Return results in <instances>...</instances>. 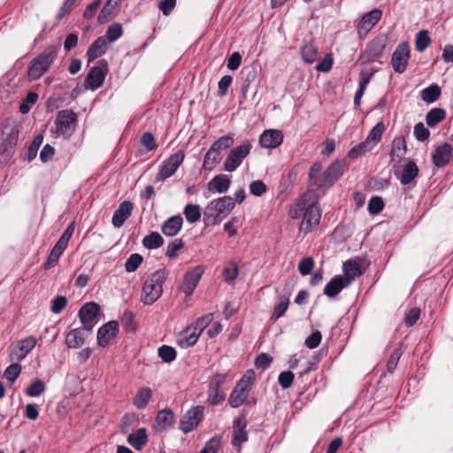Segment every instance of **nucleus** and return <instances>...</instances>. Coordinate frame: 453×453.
Wrapping results in <instances>:
<instances>
[{"instance_id":"obj_11","label":"nucleus","mask_w":453,"mask_h":453,"mask_svg":"<svg viewBox=\"0 0 453 453\" xmlns=\"http://www.w3.org/2000/svg\"><path fill=\"white\" fill-rule=\"evenodd\" d=\"M204 408L197 405L188 410L180 418L179 428L184 433L188 434L193 431L203 418Z\"/></svg>"},{"instance_id":"obj_54","label":"nucleus","mask_w":453,"mask_h":453,"mask_svg":"<svg viewBox=\"0 0 453 453\" xmlns=\"http://www.w3.org/2000/svg\"><path fill=\"white\" fill-rule=\"evenodd\" d=\"M45 391V384L41 380H35L27 388V395L31 397H37Z\"/></svg>"},{"instance_id":"obj_39","label":"nucleus","mask_w":453,"mask_h":453,"mask_svg":"<svg viewBox=\"0 0 453 453\" xmlns=\"http://www.w3.org/2000/svg\"><path fill=\"white\" fill-rule=\"evenodd\" d=\"M441 94V88L437 84H432L421 91V98L424 102L432 104L438 100Z\"/></svg>"},{"instance_id":"obj_47","label":"nucleus","mask_w":453,"mask_h":453,"mask_svg":"<svg viewBox=\"0 0 453 453\" xmlns=\"http://www.w3.org/2000/svg\"><path fill=\"white\" fill-rule=\"evenodd\" d=\"M302 57L306 63H314L318 57V48L312 43L305 44L302 48Z\"/></svg>"},{"instance_id":"obj_60","label":"nucleus","mask_w":453,"mask_h":453,"mask_svg":"<svg viewBox=\"0 0 453 453\" xmlns=\"http://www.w3.org/2000/svg\"><path fill=\"white\" fill-rule=\"evenodd\" d=\"M414 136L419 142L427 140L430 136V131L419 122L414 126Z\"/></svg>"},{"instance_id":"obj_4","label":"nucleus","mask_w":453,"mask_h":453,"mask_svg":"<svg viewBox=\"0 0 453 453\" xmlns=\"http://www.w3.org/2000/svg\"><path fill=\"white\" fill-rule=\"evenodd\" d=\"M332 186L333 184L328 183L326 173H322L321 163L315 162L310 168L308 190L303 196L305 197L316 196V199H319Z\"/></svg>"},{"instance_id":"obj_22","label":"nucleus","mask_w":453,"mask_h":453,"mask_svg":"<svg viewBox=\"0 0 453 453\" xmlns=\"http://www.w3.org/2000/svg\"><path fill=\"white\" fill-rule=\"evenodd\" d=\"M133 209L134 205L130 201L122 202L113 213L112 225L118 228L122 226L125 221L131 216Z\"/></svg>"},{"instance_id":"obj_35","label":"nucleus","mask_w":453,"mask_h":453,"mask_svg":"<svg viewBox=\"0 0 453 453\" xmlns=\"http://www.w3.org/2000/svg\"><path fill=\"white\" fill-rule=\"evenodd\" d=\"M75 228V223L72 222L68 225L66 229L64 231L58 241L56 242L53 248L56 249V250L60 251L63 253L65 250L67 248L68 242L73 234Z\"/></svg>"},{"instance_id":"obj_19","label":"nucleus","mask_w":453,"mask_h":453,"mask_svg":"<svg viewBox=\"0 0 453 453\" xmlns=\"http://www.w3.org/2000/svg\"><path fill=\"white\" fill-rule=\"evenodd\" d=\"M382 12L379 9H373L365 13L357 26L359 35H366L381 19Z\"/></svg>"},{"instance_id":"obj_12","label":"nucleus","mask_w":453,"mask_h":453,"mask_svg":"<svg viewBox=\"0 0 453 453\" xmlns=\"http://www.w3.org/2000/svg\"><path fill=\"white\" fill-rule=\"evenodd\" d=\"M106 69L107 62L104 59L99 60L97 65L89 70L85 80V87L92 90L101 87L105 79Z\"/></svg>"},{"instance_id":"obj_61","label":"nucleus","mask_w":453,"mask_h":453,"mask_svg":"<svg viewBox=\"0 0 453 453\" xmlns=\"http://www.w3.org/2000/svg\"><path fill=\"white\" fill-rule=\"evenodd\" d=\"M295 375L290 371L281 372L278 377V381L280 387L283 389L288 388L291 387Z\"/></svg>"},{"instance_id":"obj_32","label":"nucleus","mask_w":453,"mask_h":453,"mask_svg":"<svg viewBox=\"0 0 453 453\" xmlns=\"http://www.w3.org/2000/svg\"><path fill=\"white\" fill-rule=\"evenodd\" d=\"M200 334H201L196 329L188 327L184 332L179 334L178 342L181 348H188L196 343Z\"/></svg>"},{"instance_id":"obj_52","label":"nucleus","mask_w":453,"mask_h":453,"mask_svg":"<svg viewBox=\"0 0 453 453\" xmlns=\"http://www.w3.org/2000/svg\"><path fill=\"white\" fill-rule=\"evenodd\" d=\"M157 352L160 358L165 363L173 361L177 355L175 349L168 345L159 347Z\"/></svg>"},{"instance_id":"obj_55","label":"nucleus","mask_w":453,"mask_h":453,"mask_svg":"<svg viewBox=\"0 0 453 453\" xmlns=\"http://www.w3.org/2000/svg\"><path fill=\"white\" fill-rule=\"evenodd\" d=\"M43 136L42 134L36 135L27 150V160L32 161L37 155L38 150L42 145Z\"/></svg>"},{"instance_id":"obj_44","label":"nucleus","mask_w":453,"mask_h":453,"mask_svg":"<svg viewBox=\"0 0 453 453\" xmlns=\"http://www.w3.org/2000/svg\"><path fill=\"white\" fill-rule=\"evenodd\" d=\"M183 213L188 222L193 224L201 219V208L198 204L188 203L185 206Z\"/></svg>"},{"instance_id":"obj_2","label":"nucleus","mask_w":453,"mask_h":453,"mask_svg":"<svg viewBox=\"0 0 453 453\" xmlns=\"http://www.w3.org/2000/svg\"><path fill=\"white\" fill-rule=\"evenodd\" d=\"M233 197L226 196L211 201L203 212V221L207 226H214L221 222L234 208Z\"/></svg>"},{"instance_id":"obj_63","label":"nucleus","mask_w":453,"mask_h":453,"mask_svg":"<svg viewBox=\"0 0 453 453\" xmlns=\"http://www.w3.org/2000/svg\"><path fill=\"white\" fill-rule=\"evenodd\" d=\"M67 304V299L65 296H58L54 298L51 302L50 311L55 313H60Z\"/></svg>"},{"instance_id":"obj_10","label":"nucleus","mask_w":453,"mask_h":453,"mask_svg":"<svg viewBox=\"0 0 453 453\" xmlns=\"http://www.w3.org/2000/svg\"><path fill=\"white\" fill-rule=\"evenodd\" d=\"M250 150L251 144L248 142L232 149L225 160L224 169L229 173L235 171L250 154Z\"/></svg>"},{"instance_id":"obj_41","label":"nucleus","mask_w":453,"mask_h":453,"mask_svg":"<svg viewBox=\"0 0 453 453\" xmlns=\"http://www.w3.org/2000/svg\"><path fill=\"white\" fill-rule=\"evenodd\" d=\"M84 342L85 339L81 329H73L66 335L65 343L69 348L77 349Z\"/></svg>"},{"instance_id":"obj_36","label":"nucleus","mask_w":453,"mask_h":453,"mask_svg":"<svg viewBox=\"0 0 453 453\" xmlns=\"http://www.w3.org/2000/svg\"><path fill=\"white\" fill-rule=\"evenodd\" d=\"M75 228V223L72 222L68 225L66 229L64 231L58 241L56 242L53 248L56 249V250L60 251L63 253L65 250L67 248L68 242L73 234Z\"/></svg>"},{"instance_id":"obj_13","label":"nucleus","mask_w":453,"mask_h":453,"mask_svg":"<svg viewBox=\"0 0 453 453\" xmlns=\"http://www.w3.org/2000/svg\"><path fill=\"white\" fill-rule=\"evenodd\" d=\"M410 46L406 42L397 45L391 58V65L395 72L403 73L406 70L410 59Z\"/></svg>"},{"instance_id":"obj_37","label":"nucleus","mask_w":453,"mask_h":453,"mask_svg":"<svg viewBox=\"0 0 453 453\" xmlns=\"http://www.w3.org/2000/svg\"><path fill=\"white\" fill-rule=\"evenodd\" d=\"M407 151L406 141L403 136L395 137L392 142V149L390 156L394 160L396 158H402L405 156Z\"/></svg>"},{"instance_id":"obj_15","label":"nucleus","mask_w":453,"mask_h":453,"mask_svg":"<svg viewBox=\"0 0 453 453\" xmlns=\"http://www.w3.org/2000/svg\"><path fill=\"white\" fill-rule=\"evenodd\" d=\"M35 344L36 339L34 336H28L19 340L10 354L11 359L12 361L21 362L35 348Z\"/></svg>"},{"instance_id":"obj_20","label":"nucleus","mask_w":453,"mask_h":453,"mask_svg":"<svg viewBox=\"0 0 453 453\" xmlns=\"http://www.w3.org/2000/svg\"><path fill=\"white\" fill-rule=\"evenodd\" d=\"M283 134L281 131L276 129H268L262 133L259 138V143L263 148L274 149L281 144Z\"/></svg>"},{"instance_id":"obj_64","label":"nucleus","mask_w":453,"mask_h":453,"mask_svg":"<svg viewBox=\"0 0 453 453\" xmlns=\"http://www.w3.org/2000/svg\"><path fill=\"white\" fill-rule=\"evenodd\" d=\"M213 320V314L208 313L196 321V326L194 329H196L198 333H202Z\"/></svg>"},{"instance_id":"obj_38","label":"nucleus","mask_w":453,"mask_h":453,"mask_svg":"<svg viewBox=\"0 0 453 453\" xmlns=\"http://www.w3.org/2000/svg\"><path fill=\"white\" fill-rule=\"evenodd\" d=\"M446 117V112L441 108H433L426 116V122L428 127H434Z\"/></svg>"},{"instance_id":"obj_6","label":"nucleus","mask_w":453,"mask_h":453,"mask_svg":"<svg viewBox=\"0 0 453 453\" xmlns=\"http://www.w3.org/2000/svg\"><path fill=\"white\" fill-rule=\"evenodd\" d=\"M254 377V371L249 370L240 379L228 399L231 407L238 408L244 403L252 388Z\"/></svg>"},{"instance_id":"obj_3","label":"nucleus","mask_w":453,"mask_h":453,"mask_svg":"<svg viewBox=\"0 0 453 453\" xmlns=\"http://www.w3.org/2000/svg\"><path fill=\"white\" fill-rule=\"evenodd\" d=\"M166 274L165 270L159 269L148 277L142 288L141 301L143 304L150 305L161 296Z\"/></svg>"},{"instance_id":"obj_28","label":"nucleus","mask_w":453,"mask_h":453,"mask_svg":"<svg viewBox=\"0 0 453 453\" xmlns=\"http://www.w3.org/2000/svg\"><path fill=\"white\" fill-rule=\"evenodd\" d=\"M349 286V280H344L340 275L334 277L324 288V294L328 297L336 296L343 288Z\"/></svg>"},{"instance_id":"obj_49","label":"nucleus","mask_w":453,"mask_h":453,"mask_svg":"<svg viewBox=\"0 0 453 453\" xmlns=\"http://www.w3.org/2000/svg\"><path fill=\"white\" fill-rule=\"evenodd\" d=\"M233 144L234 137L232 135H224L215 141L211 148H214V150L221 155L223 150L230 148Z\"/></svg>"},{"instance_id":"obj_25","label":"nucleus","mask_w":453,"mask_h":453,"mask_svg":"<svg viewBox=\"0 0 453 453\" xmlns=\"http://www.w3.org/2000/svg\"><path fill=\"white\" fill-rule=\"evenodd\" d=\"M231 184V180L227 175L219 174L214 176L208 183H207V191L208 192H217L219 194L226 193Z\"/></svg>"},{"instance_id":"obj_45","label":"nucleus","mask_w":453,"mask_h":453,"mask_svg":"<svg viewBox=\"0 0 453 453\" xmlns=\"http://www.w3.org/2000/svg\"><path fill=\"white\" fill-rule=\"evenodd\" d=\"M164 243L162 236L157 232H151L142 240V244L149 250H154L161 247Z\"/></svg>"},{"instance_id":"obj_43","label":"nucleus","mask_w":453,"mask_h":453,"mask_svg":"<svg viewBox=\"0 0 453 453\" xmlns=\"http://www.w3.org/2000/svg\"><path fill=\"white\" fill-rule=\"evenodd\" d=\"M384 131L385 126L383 122L380 121L372 127L365 141L369 142V144L373 148L380 141Z\"/></svg>"},{"instance_id":"obj_56","label":"nucleus","mask_w":453,"mask_h":453,"mask_svg":"<svg viewBox=\"0 0 453 453\" xmlns=\"http://www.w3.org/2000/svg\"><path fill=\"white\" fill-rule=\"evenodd\" d=\"M222 276L226 282L232 283L238 276V266L234 263H230L224 268Z\"/></svg>"},{"instance_id":"obj_53","label":"nucleus","mask_w":453,"mask_h":453,"mask_svg":"<svg viewBox=\"0 0 453 453\" xmlns=\"http://www.w3.org/2000/svg\"><path fill=\"white\" fill-rule=\"evenodd\" d=\"M143 257L138 254H132L125 263V269L127 273L134 272L142 263Z\"/></svg>"},{"instance_id":"obj_59","label":"nucleus","mask_w":453,"mask_h":453,"mask_svg":"<svg viewBox=\"0 0 453 453\" xmlns=\"http://www.w3.org/2000/svg\"><path fill=\"white\" fill-rule=\"evenodd\" d=\"M314 266V260L311 257H307L303 258L298 264V271L299 273L305 276L311 273L312 268Z\"/></svg>"},{"instance_id":"obj_58","label":"nucleus","mask_w":453,"mask_h":453,"mask_svg":"<svg viewBox=\"0 0 453 453\" xmlns=\"http://www.w3.org/2000/svg\"><path fill=\"white\" fill-rule=\"evenodd\" d=\"M384 208V202L380 196H372L368 203V211L371 214L376 215Z\"/></svg>"},{"instance_id":"obj_16","label":"nucleus","mask_w":453,"mask_h":453,"mask_svg":"<svg viewBox=\"0 0 453 453\" xmlns=\"http://www.w3.org/2000/svg\"><path fill=\"white\" fill-rule=\"evenodd\" d=\"M452 157V146L448 142H444L435 148L432 156L433 164L438 168L444 167L449 163Z\"/></svg>"},{"instance_id":"obj_62","label":"nucleus","mask_w":453,"mask_h":453,"mask_svg":"<svg viewBox=\"0 0 453 453\" xmlns=\"http://www.w3.org/2000/svg\"><path fill=\"white\" fill-rule=\"evenodd\" d=\"M220 448V439L212 437L206 441L203 449L199 453H217Z\"/></svg>"},{"instance_id":"obj_7","label":"nucleus","mask_w":453,"mask_h":453,"mask_svg":"<svg viewBox=\"0 0 453 453\" xmlns=\"http://www.w3.org/2000/svg\"><path fill=\"white\" fill-rule=\"evenodd\" d=\"M77 116L72 110H62L57 114L55 125L58 135L69 137L74 132Z\"/></svg>"},{"instance_id":"obj_33","label":"nucleus","mask_w":453,"mask_h":453,"mask_svg":"<svg viewBox=\"0 0 453 453\" xmlns=\"http://www.w3.org/2000/svg\"><path fill=\"white\" fill-rule=\"evenodd\" d=\"M147 431L145 428H139L127 437V442L135 449L140 450L147 443Z\"/></svg>"},{"instance_id":"obj_5","label":"nucleus","mask_w":453,"mask_h":453,"mask_svg":"<svg viewBox=\"0 0 453 453\" xmlns=\"http://www.w3.org/2000/svg\"><path fill=\"white\" fill-rule=\"evenodd\" d=\"M58 56L55 46L47 47L37 58H35L28 68L27 76L30 81L38 80L50 68Z\"/></svg>"},{"instance_id":"obj_51","label":"nucleus","mask_w":453,"mask_h":453,"mask_svg":"<svg viewBox=\"0 0 453 453\" xmlns=\"http://www.w3.org/2000/svg\"><path fill=\"white\" fill-rule=\"evenodd\" d=\"M123 35L122 26L119 23H114L108 27L106 31V40L108 42L117 41Z\"/></svg>"},{"instance_id":"obj_17","label":"nucleus","mask_w":453,"mask_h":453,"mask_svg":"<svg viewBox=\"0 0 453 453\" xmlns=\"http://www.w3.org/2000/svg\"><path fill=\"white\" fill-rule=\"evenodd\" d=\"M119 332V323L111 320L102 326L97 332V343L100 347H106L114 339Z\"/></svg>"},{"instance_id":"obj_18","label":"nucleus","mask_w":453,"mask_h":453,"mask_svg":"<svg viewBox=\"0 0 453 453\" xmlns=\"http://www.w3.org/2000/svg\"><path fill=\"white\" fill-rule=\"evenodd\" d=\"M203 273V269L202 266H196L187 272L181 286L182 291L186 296H189L193 294L196 287L202 278Z\"/></svg>"},{"instance_id":"obj_30","label":"nucleus","mask_w":453,"mask_h":453,"mask_svg":"<svg viewBox=\"0 0 453 453\" xmlns=\"http://www.w3.org/2000/svg\"><path fill=\"white\" fill-rule=\"evenodd\" d=\"M346 168V163L344 160H336L332 163L326 170L324 172L327 176V181L329 184H334V182L342 176Z\"/></svg>"},{"instance_id":"obj_9","label":"nucleus","mask_w":453,"mask_h":453,"mask_svg":"<svg viewBox=\"0 0 453 453\" xmlns=\"http://www.w3.org/2000/svg\"><path fill=\"white\" fill-rule=\"evenodd\" d=\"M226 374L216 373L209 380L208 402L211 405H218L226 398L223 385L226 382Z\"/></svg>"},{"instance_id":"obj_50","label":"nucleus","mask_w":453,"mask_h":453,"mask_svg":"<svg viewBox=\"0 0 453 453\" xmlns=\"http://www.w3.org/2000/svg\"><path fill=\"white\" fill-rule=\"evenodd\" d=\"M372 146L369 144V142H362L358 143L357 145L354 146L348 153V156L351 159H356L363 155H365L366 152L370 151L372 150Z\"/></svg>"},{"instance_id":"obj_29","label":"nucleus","mask_w":453,"mask_h":453,"mask_svg":"<svg viewBox=\"0 0 453 453\" xmlns=\"http://www.w3.org/2000/svg\"><path fill=\"white\" fill-rule=\"evenodd\" d=\"M183 219L180 215H175L167 219L162 225V233L166 236H174L180 230Z\"/></svg>"},{"instance_id":"obj_40","label":"nucleus","mask_w":453,"mask_h":453,"mask_svg":"<svg viewBox=\"0 0 453 453\" xmlns=\"http://www.w3.org/2000/svg\"><path fill=\"white\" fill-rule=\"evenodd\" d=\"M221 155L214 150V148H210L203 157V168L207 171L214 169L216 165L220 161Z\"/></svg>"},{"instance_id":"obj_8","label":"nucleus","mask_w":453,"mask_h":453,"mask_svg":"<svg viewBox=\"0 0 453 453\" xmlns=\"http://www.w3.org/2000/svg\"><path fill=\"white\" fill-rule=\"evenodd\" d=\"M184 158V152L182 150H178L163 161L156 175V180L164 181L173 175L179 166L182 164Z\"/></svg>"},{"instance_id":"obj_31","label":"nucleus","mask_w":453,"mask_h":453,"mask_svg":"<svg viewBox=\"0 0 453 453\" xmlns=\"http://www.w3.org/2000/svg\"><path fill=\"white\" fill-rule=\"evenodd\" d=\"M418 175V167L413 160H410L403 169L399 180L403 185H409L414 181Z\"/></svg>"},{"instance_id":"obj_23","label":"nucleus","mask_w":453,"mask_h":453,"mask_svg":"<svg viewBox=\"0 0 453 453\" xmlns=\"http://www.w3.org/2000/svg\"><path fill=\"white\" fill-rule=\"evenodd\" d=\"M157 432H165L169 430L175 422V416L172 410L170 409H164L157 412Z\"/></svg>"},{"instance_id":"obj_26","label":"nucleus","mask_w":453,"mask_h":453,"mask_svg":"<svg viewBox=\"0 0 453 453\" xmlns=\"http://www.w3.org/2000/svg\"><path fill=\"white\" fill-rule=\"evenodd\" d=\"M108 50V41L104 36H99L96 38L91 45L88 47L87 51V57L88 61H92L98 57L104 54Z\"/></svg>"},{"instance_id":"obj_48","label":"nucleus","mask_w":453,"mask_h":453,"mask_svg":"<svg viewBox=\"0 0 453 453\" xmlns=\"http://www.w3.org/2000/svg\"><path fill=\"white\" fill-rule=\"evenodd\" d=\"M431 39L426 30L419 31L415 38V47L418 52L424 51L430 44Z\"/></svg>"},{"instance_id":"obj_57","label":"nucleus","mask_w":453,"mask_h":453,"mask_svg":"<svg viewBox=\"0 0 453 453\" xmlns=\"http://www.w3.org/2000/svg\"><path fill=\"white\" fill-rule=\"evenodd\" d=\"M20 372L21 365L19 364V362H16L6 368L4 372V377L10 382H13L19 377Z\"/></svg>"},{"instance_id":"obj_34","label":"nucleus","mask_w":453,"mask_h":453,"mask_svg":"<svg viewBox=\"0 0 453 453\" xmlns=\"http://www.w3.org/2000/svg\"><path fill=\"white\" fill-rule=\"evenodd\" d=\"M152 397V390L150 388H141L133 398V404L137 409H144Z\"/></svg>"},{"instance_id":"obj_14","label":"nucleus","mask_w":453,"mask_h":453,"mask_svg":"<svg viewBox=\"0 0 453 453\" xmlns=\"http://www.w3.org/2000/svg\"><path fill=\"white\" fill-rule=\"evenodd\" d=\"M99 310V305L93 302L88 303L81 308L79 317L85 330L92 331L96 324V315Z\"/></svg>"},{"instance_id":"obj_27","label":"nucleus","mask_w":453,"mask_h":453,"mask_svg":"<svg viewBox=\"0 0 453 453\" xmlns=\"http://www.w3.org/2000/svg\"><path fill=\"white\" fill-rule=\"evenodd\" d=\"M363 274V271L361 269L360 263L357 260H347L343 264V274L340 275L345 281L349 280V285L351 282L360 275Z\"/></svg>"},{"instance_id":"obj_24","label":"nucleus","mask_w":453,"mask_h":453,"mask_svg":"<svg viewBox=\"0 0 453 453\" xmlns=\"http://www.w3.org/2000/svg\"><path fill=\"white\" fill-rule=\"evenodd\" d=\"M247 422L244 418H239L234 422V436L232 444L234 447H240L242 443L248 440V434L246 432Z\"/></svg>"},{"instance_id":"obj_21","label":"nucleus","mask_w":453,"mask_h":453,"mask_svg":"<svg viewBox=\"0 0 453 453\" xmlns=\"http://www.w3.org/2000/svg\"><path fill=\"white\" fill-rule=\"evenodd\" d=\"M19 131L14 124L7 123L1 134V139L3 140L2 145L4 150L7 151L9 149H12L18 141Z\"/></svg>"},{"instance_id":"obj_1","label":"nucleus","mask_w":453,"mask_h":453,"mask_svg":"<svg viewBox=\"0 0 453 453\" xmlns=\"http://www.w3.org/2000/svg\"><path fill=\"white\" fill-rule=\"evenodd\" d=\"M318 200L316 196L305 197V196H303L289 211L292 219H298L303 216L300 230L304 233L311 232L314 226L319 224L321 211L317 205Z\"/></svg>"},{"instance_id":"obj_46","label":"nucleus","mask_w":453,"mask_h":453,"mask_svg":"<svg viewBox=\"0 0 453 453\" xmlns=\"http://www.w3.org/2000/svg\"><path fill=\"white\" fill-rule=\"evenodd\" d=\"M289 297L288 296H280L279 303L275 305L273 309V315L271 319L277 320L280 317H282L288 308Z\"/></svg>"},{"instance_id":"obj_42","label":"nucleus","mask_w":453,"mask_h":453,"mask_svg":"<svg viewBox=\"0 0 453 453\" xmlns=\"http://www.w3.org/2000/svg\"><path fill=\"white\" fill-rule=\"evenodd\" d=\"M385 46L379 41L371 42L366 49L365 54L370 61H375L382 57Z\"/></svg>"}]
</instances>
